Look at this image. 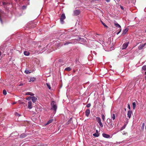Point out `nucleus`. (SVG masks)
<instances>
[{"instance_id": "nucleus-1", "label": "nucleus", "mask_w": 146, "mask_h": 146, "mask_svg": "<svg viewBox=\"0 0 146 146\" xmlns=\"http://www.w3.org/2000/svg\"><path fill=\"white\" fill-rule=\"evenodd\" d=\"M97 36H96V37L98 38V40H97V41L99 42L100 44H102V46L104 47L105 45L104 44V39L103 38V36L102 35H97Z\"/></svg>"}, {"instance_id": "nucleus-2", "label": "nucleus", "mask_w": 146, "mask_h": 146, "mask_svg": "<svg viewBox=\"0 0 146 146\" xmlns=\"http://www.w3.org/2000/svg\"><path fill=\"white\" fill-rule=\"evenodd\" d=\"M50 105L51 107L50 110H54V113H55L57 109V106L56 102L54 101H52L51 102Z\"/></svg>"}, {"instance_id": "nucleus-3", "label": "nucleus", "mask_w": 146, "mask_h": 146, "mask_svg": "<svg viewBox=\"0 0 146 146\" xmlns=\"http://www.w3.org/2000/svg\"><path fill=\"white\" fill-rule=\"evenodd\" d=\"M107 123L108 129H112L113 127V125L111 119H110L108 118L107 119Z\"/></svg>"}, {"instance_id": "nucleus-4", "label": "nucleus", "mask_w": 146, "mask_h": 146, "mask_svg": "<svg viewBox=\"0 0 146 146\" xmlns=\"http://www.w3.org/2000/svg\"><path fill=\"white\" fill-rule=\"evenodd\" d=\"M65 18L66 17L65 14L64 13L62 14L60 18V22L61 24H63L64 23V20L65 19Z\"/></svg>"}, {"instance_id": "nucleus-5", "label": "nucleus", "mask_w": 146, "mask_h": 146, "mask_svg": "<svg viewBox=\"0 0 146 146\" xmlns=\"http://www.w3.org/2000/svg\"><path fill=\"white\" fill-rule=\"evenodd\" d=\"M96 119L97 121L99 123L100 127H102L103 126V125L101 122V120L100 117H96Z\"/></svg>"}, {"instance_id": "nucleus-6", "label": "nucleus", "mask_w": 146, "mask_h": 146, "mask_svg": "<svg viewBox=\"0 0 146 146\" xmlns=\"http://www.w3.org/2000/svg\"><path fill=\"white\" fill-rule=\"evenodd\" d=\"M129 43V41L125 42L122 45L121 49L122 50L125 49L127 47Z\"/></svg>"}, {"instance_id": "nucleus-7", "label": "nucleus", "mask_w": 146, "mask_h": 146, "mask_svg": "<svg viewBox=\"0 0 146 146\" xmlns=\"http://www.w3.org/2000/svg\"><path fill=\"white\" fill-rule=\"evenodd\" d=\"M102 135L103 137L106 138H111L110 135L105 133H103Z\"/></svg>"}, {"instance_id": "nucleus-8", "label": "nucleus", "mask_w": 146, "mask_h": 146, "mask_svg": "<svg viewBox=\"0 0 146 146\" xmlns=\"http://www.w3.org/2000/svg\"><path fill=\"white\" fill-rule=\"evenodd\" d=\"M80 11L79 10H76L74 11V15L75 16H77L78 15L80 14Z\"/></svg>"}, {"instance_id": "nucleus-9", "label": "nucleus", "mask_w": 146, "mask_h": 146, "mask_svg": "<svg viewBox=\"0 0 146 146\" xmlns=\"http://www.w3.org/2000/svg\"><path fill=\"white\" fill-rule=\"evenodd\" d=\"M32 102L31 101H29L28 102V107L30 109L32 108Z\"/></svg>"}, {"instance_id": "nucleus-10", "label": "nucleus", "mask_w": 146, "mask_h": 146, "mask_svg": "<svg viewBox=\"0 0 146 146\" xmlns=\"http://www.w3.org/2000/svg\"><path fill=\"white\" fill-rule=\"evenodd\" d=\"M114 25L115 26L118 28H119V29H121V26L116 21H115L114 23Z\"/></svg>"}, {"instance_id": "nucleus-11", "label": "nucleus", "mask_w": 146, "mask_h": 146, "mask_svg": "<svg viewBox=\"0 0 146 146\" xmlns=\"http://www.w3.org/2000/svg\"><path fill=\"white\" fill-rule=\"evenodd\" d=\"M90 113V110L89 109H87L85 111V115L87 117H88Z\"/></svg>"}, {"instance_id": "nucleus-12", "label": "nucleus", "mask_w": 146, "mask_h": 146, "mask_svg": "<svg viewBox=\"0 0 146 146\" xmlns=\"http://www.w3.org/2000/svg\"><path fill=\"white\" fill-rule=\"evenodd\" d=\"M132 113V111L130 110L128 111L127 115V116L129 118L131 117V114Z\"/></svg>"}, {"instance_id": "nucleus-13", "label": "nucleus", "mask_w": 146, "mask_h": 146, "mask_svg": "<svg viewBox=\"0 0 146 146\" xmlns=\"http://www.w3.org/2000/svg\"><path fill=\"white\" fill-rule=\"evenodd\" d=\"M145 46L144 44H140L138 47V49L139 50L142 49Z\"/></svg>"}, {"instance_id": "nucleus-14", "label": "nucleus", "mask_w": 146, "mask_h": 146, "mask_svg": "<svg viewBox=\"0 0 146 146\" xmlns=\"http://www.w3.org/2000/svg\"><path fill=\"white\" fill-rule=\"evenodd\" d=\"M74 40H70V41L67 42H66L64 44V45H68V44H69L72 43H73V41Z\"/></svg>"}, {"instance_id": "nucleus-15", "label": "nucleus", "mask_w": 146, "mask_h": 146, "mask_svg": "<svg viewBox=\"0 0 146 146\" xmlns=\"http://www.w3.org/2000/svg\"><path fill=\"white\" fill-rule=\"evenodd\" d=\"M31 99L33 102L34 103L36 102V101L37 99V98L33 96L32 97Z\"/></svg>"}, {"instance_id": "nucleus-16", "label": "nucleus", "mask_w": 146, "mask_h": 146, "mask_svg": "<svg viewBox=\"0 0 146 146\" xmlns=\"http://www.w3.org/2000/svg\"><path fill=\"white\" fill-rule=\"evenodd\" d=\"M128 30V28H126L123 30L122 32V34L123 35H125Z\"/></svg>"}, {"instance_id": "nucleus-17", "label": "nucleus", "mask_w": 146, "mask_h": 146, "mask_svg": "<svg viewBox=\"0 0 146 146\" xmlns=\"http://www.w3.org/2000/svg\"><path fill=\"white\" fill-rule=\"evenodd\" d=\"M27 136V135L24 133L21 134L20 135V137L21 138H23L26 137Z\"/></svg>"}, {"instance_id": "nucleus-18", "label": "nucleus", "mask_w": 146, "mask_h": 146, "mask_svg": "<svg viewBox=\"0 0 146 146\" xmlns=\"http://www.w3.org/2000/svg\"><path fill=\"white\" fill-rule=\"evenodd\" d=\"M26 95H29L31 96H33L34 95V94L31 92H27L26 93Z\"/></svg>"}, {"instance_id": "nucleus-19", "label": "nucleus", "mask_w": 146, "mask_h": 146, "mask_svg": "<svg viewBox=\"0 0 146 146\" xmlns=\"http://www.w3.org/2000/svg\"><path fill=\"white\" fill-rule=\"evenodd\" d=\"M36 79V78H34V77L31 78H30V80L29 81V82H34L35 81V80Z\"/></svg>"}, {"instance_id": "nucleus-20", "label": "nucleus", "mask_w": 146, "mask_h": 146, "mask_svg": "<svg viewBox=\"0 0 146 146\" xmlns=\"http://www.w3.org/2000/svg\"><path fill=\"white\" fill-rule=\"evenodd\" d=\"M24 54L26 56H28L29 55V53L27 51H25L24 52Z\"/></svg>"}, {"instance_id": "nucleus-21", "label": "nucleus", "mask_w": 146, "mask_h": 146, "mask_svg": "<svg viewBox=\"0 0 146 146\" xmlns=\"http://www.w3.org/2000/svg\"><path fill=\"white\" fill-rule=\"evenodd\" d=\"M71 70V68L70 67H68L67 68H65L64 70L68 71H70Z\"/></svg>"}, {"instance_id": "nucleus-22", "label": "nucleus", "mask_w": 146, "mask_h": 146, "mask_svg": "<svg viewBox=\"0 0 146 146\" xmlns=\"http://www.w3.org/2000/svg\"><path fill=\"white\" fill-rule=\"evenodd\" d=\"M93 135L95 137H98L99 135V134L98 133H94Z\"/></svg>"}, {"instance_id": "nucleus-23", "label": "nucleus", "mask_w": 146, "mask_h": 146, "mask_svg": "<svg viewBox=\"0 0 146 146\" xmlns=\"http://www.w3.org/2000/svg\"><path fill=\"white\" fill-rule=\"evenodd\" d=\"M132 105L133 109H135L136 107V104L135 102H133L132 103Z\"/></svg>"}, {"instance_id": "nucleus-24", "label": "nucleus", "mask_w": 146, "mask_h": 146, "mask_svg": "<svg viewBox=\"0 0 146 146\" xmlns=\"http://www.w3.org/2000/svg\"><path fill=\"white\" fill-rule=\"evenodd\" d=\"M111 118H112V119L113 120H114L115 119V115L114 114H113L112 115H111Z\"/></svg>"}, {"instance_id": "nucleus-25", "label": "nucleus", "mask_w": 146, "mask_h": 146, "mask_svg": "<svg viewBox=\"0 0 146 146\" xmlns=\"http://www.w3.org/2000/svg\"><path fill=\"white\" fill-rule=\"evenodd\" d=\"M53 120L52 119H51L50 120L47 122L46 123V124H47V125L48 124H50V123H51L52 121Z\"/></svg>"}, {"instance_id": "nucleus-26", "label": "nucleus", "mask_w": 146, "mask_h": 146, "mask_svg": "<svg viewBox=\"0 0 146 146\" xmlns=\"http://www.w3.org/2000/svg\"><path fill=\"white\" fill-rule=\"evenodd\" d=\"M102 120L103 121H104L105 119V116L103 114H102Z\"/></svg>"}, {"instance_id": "nucleus-27", "label": "nucleus", "mask_w": 146, "mask_h": 146, "mask_svg": "<svg viewBox=\"0 0 146 146\" xmlns=\"http://www.w3.org/2000/svg\"><path fill=\"white\" fill-rule=\"evenodd\" d=\"M126 124H125L122 127L120 130V131H122L124 129L126 126Z\"/></svg>"}, {"instance_id": "nucleus-28", "label": "nucleus", "mask_w": 146, "mask_h": 146, "mask_svg": "<svg viewBox=\"0 0 146 146\" xmlns=\"http://www.w3.org/2000/svg\"><path fill=\"white\" fill-rule=\"evenodd\" d=\"M101 22L102 24V25L106 27L107 28L108 27L107 26V25L105 24L104 23H103L102 21H101Z\"/></svg>"}, {"instance_id": "nucleus-29", "label": "nucleus", "mask_w": 146, "mask_h": 146, "mask_svg": "<svg viewBox=\"0 0 146 146\" xmlns=\"http://www.w3.org/2000/svg\"><path fill=\"white\" fill-rule=\"evenodd\" d=\"M142 69L143 70L145 71L146 70V65H144L142 67Z\"/></svg>"}, {"instance_id": "nucleus-30", "label": "nucleus", "mask_w": 146, "mask_h": 146, "mask_svg": "<svg viewBox=\"0 0 146 146\" xmlns=\"http://www.w3.org/2000/svg\"><path fill=\"white\" fill-rule=\"evenodd\" d=\"M46 85L47 86V87L49 89H50L51 88V87L50 85V84L47 83H46Z\"/></svg>"}, {"instance_id": "nucleus-31", "label": "nucleus", "mask_w": 146, "mask_h": 146, "mask_svg": "<svg viewBox=\"0 0 146 146\" xmlns=\"http://www.w3.org/2000/svg\"><path fill=\"white\" fill-rule=\"evenodd\" d=\"M3 94L4 95H6L7 94V92L6 90H4L3 91Z\"/></svg>"}, {"instance_id": "nucleus-32", "label": "nucleus", "mask_w": 146, "mask_h": 146, "mask_svg": "<svg viewBox=\"0 0 146 146\" xmlns=\"http://www.w3.org/2000/svg\"><path fill=\"white\" fill-rule=\"evenodd\" d=\"M25 72L26 74H28L30 73H31L28 70H25Z\"/></svg>"}, {"instance_id": "nucleus-33", "label": "nucleus", "mask_w": 146, "mask_h": 146, "mask_svg": "<svg viewBox=\"0 0 146 146\" xmlns=\"http://www.w3.org/2000/svg\"><path fill=\"white\" fill-rule=\"evenodd\" d=\"M144 126H145V123H143L142 124L141 127V129H143L144 127Z\"/></svg>"}, {"instance_id": "nucleus-34", "label": "nucleus", "mask_w": 146, "mask_h": 146, "mask_svg": "<svg viewBox=\"0 0 146 146\" xmlns=\"http://www.w3.org/2000/svg\"><path fill=\"white\" fill-rule=\"evenodd\" d=\"M118 30L119 31L117 33V35H118L120 33V32L121 31V29H119Z\"/></svg>"}, {"instance_id": "nucleus-35", "label": "nucleus", "mask_w": 146, "mask_h": 146, "mask_svg": "<svg viewBox=\"0 0 146 146\" xmlns=\"http://www.w3.org/2000/svg\"><path fill=\"white\" fill-rule=\"evenodd\" d=\"M32 99V97L29 96V97L27 98L26 99L27 100H28L29 101L31 100V99Z\"/></svg>"}, {"instance_id": "nucleus-36", "label": "nucleus", "mask_w": 146, "mask_h": 146, "mask_svg": "<svg viewBox=\"0 0 146 146\" xmlns=\"http://www.w3.org/2000/svg\"><path fill=\"white\" fill-rule=\"evenodd\" d=\"M15 115L18 116H19L21 115L20 114H19L17 112H15Z\"/></svg>"}, {"instance_id": "nucleus-37", "label": "nucleus", "mask_w": 146, "mask_h": 146, "mask_svg": "<svg viewBox=\"0 0 146 146\" xmlns=\"http://www.w3.org/2000/svg\"><path fill=\"white\" fill-rule=\"evenodd\" d=\"M91 106V104H88L86 105V107L87 108H89Z\"/></svg>"}, {"instance_id": "nucleus-38", "label": "nucleus", "mask_w": 146, "mask_h": 146, "mask_svg": "<svg viewBox=\"0 0 146 146\" xmlns=\"http://www.w3.org/2000/svg\"><path fill=\"white\" fill-rule=\"evenodd\" d=\"M26 6L25 5H23L22 7V8L23 9H26Z\"/></svg>"}, {"instance_id": "nucleus-39", "label": "nucleus", "mask_w": 146, "mask_h": 146, "mask_svg": "<svg viewBox=\"0 0 146 146\" xmlns=\"http://www.w3.org/2000/svg\"><path fill=\"white\" fill-rule=\"evenodd\" d=\"M8 4V3L5 2H3V5H5L6 4Z\"/></svg>"}, {"instance_id": "nucleus-40", "label": "nucleus", "mask_w": 146, "mask_h": 146, "mask_svg": "<svg viewBox=\"0 0 146 146\" xmlns=\"http://www.w3.org/2000/svg\"><path fill=\"white\" fill-rule=\"evenodd\" d=\"M120 7L121 8V9L122 10H124V8L121 5H120Z\"/></svg>"}, {"instance_id": "nucleus-41", "label": "nucleus", "mask_w": 146, "mask_h": 146, "mask_svg": "<svg viewBox=\"0 0 146 146\" xmlns=\"http://www.w3.org/2000/svg\"><path fill=\"white\" fill-rule=\"evenodd\" d=\"M127 107H128V108L129 110H130V105H129V104H128Z\"/></svg>"}, {"instance_id": "nucleus-42", "label": "nucleus", "mask_w": 146, "mask_h": 146, "mask_svg": "<svg viewBox=\"0 0 146 146\" xmlns=\"http://www.w3.org/2000/svg\"><path fill=\"white\" fill-rule=\"evenodd\" d=\"M0 21L1 22V23L2 24L3 23V21H2V20L1 18V16H0Z\"/></svg>"}, {"instance_id": "nucleus-43", "label": "nucleus", "mask_w": 146, "mask_h": 146, "mask_svg": "<svg viewBox=\"0 0 146 146\" xmlns=\"http://www.w3.org/2000/svg\"><path fill=\"white\" fill-rule=\"evenodd\" d=\"M79 40H81L83 41V40H84V38H81L80 37V38H79Z\"/></svg>"}, {"instance_id": "nucleus-44", "label": "nucleus", "mask_w": 146, "mask_h": 146, "mask_svg": "<svg viewBox=\"0 0 146 146\" xmlns=\"http://www.w3.org/2000/svg\"><path fill=\"white\" fill-rule=\"evenodd\" d=\"M23 85V83L20 84L19 85V86H21Z\"/></svg>"}, {"instance_id": "nucleus-45", "label": "nucleus", "mask_w": 146, "mask_h": 146, "mask_svg": "<svg viewBox=\"0 0 146 146\" xmlns=\"http://www.w3.org/2000/svg\"><path fill=\"white\" fill-rule=\"evenodd\" d=\"M96 133H98V131L97 130H96Z\"/></svg>"}, {"instance_id": "nucleus-46", "label": "nucleus", "mask_w": 146, "mask_h": 146, "mask_svg": "<svg viewBox=\"0 0 146 146\" xmlns=\"http://www.w3.org/2000/svg\"><path fill=\"white\" fill-rule=\"evenodd\" d=\"M106 1L107 2H109L110 1V0H106Z\"/></svg>"}, {"instance_id": "nucleus-47", "label": "nucleus", "mask_w": 146, "mask_h": 146, "mask_svg": "<svg viewBox=\"0 0 146 146\" xmlns=\"http://www.w3.org/2000/svg\"><path fill=\"white\" fill-rule=\"evenodd\" d=\"M41 47V46H40V45L39 46H38V48H40V47Z\"/></svg>"}, {"instance_id": "nucleus-48", "label": "nucleus", "mask_w": 146, "mask_h": 146, "mask_svg": "<svg viewBox=\"0 0 146 146\" xmlns=\"http://www.w3.org/2000/svg\"><path fill=\"white\" fill-rule=\"evenodd\" d=\"M1 52L0 51V56L1 55Z\"/></svg>"}, {"instance_id": "nucleus-49", "label": "nucleus", "mask_w": 146, "mask_h": 146, "mask_svg": "<svg viewBox=\"0 0 146 146\" xmlns=\"http://www.w3.org/2000/svg\"><path fill=\"white\" fill-rule=\"evenodd\" d=\"M144 44H145V45H146V42Z\"/></svg>"}, {"instance_id": "nucleus-50", "label": "nucleus", "mask_w": 146, "mask_h": 146, "mask_svg": "<svg viewBox=\"0 0 146 146\" xmlns=\"http://www.w3.org/2000/svg\"><path fill=\"white\" fill-rule=\"evenodd\" d=\"M145 129H146V125L145 126Z\"/></svg>"}, {"instance_id": "nucleus-51", "label": "nucleus", "mask_w": 146, "mask_h": 146, "mask_svg": "<svg viewBox=\"0 0 146 146\" xmlns=\"http://www.w3.org/2000/svg\"><path fill=\"white\" fill-rule=\"evenodd\" d=\"M1 2L0 1V5H1Z\"/></svg>"}, {"instance_id": "nucleus-52", "label": "nucleus", "mask_w": 146, "mask_h": 146, "mask_svg": "<svg viewBox=\"0 0 146 146\" xmlns=\"http://www.w3.org/2000/svg\"><path fill=\"white\" fill-rule=\"evenodd\" d=\"M124 134H125V133H124V134H123V135H124Z\"/></svg>"}, {"instance_id": "nucleus-53", "label": "nucleus", "mask_w": 146, "mask_h": 146, "mask_svg": "<svg viewBox=\"0 0 146 146\" xmlns=\"http://www.w3.org/2000/svg\"><path fill=\"white\" fill-rule=\"evenodd\" d=\"M124 134H125V133H124V134H123V135H124Z\"/></svg>"}, {"instance_id": "nucleus-54", "label": "nucleus", "mask_w": 146, "mask_h": 146, "mask_svg": "<svg viewBox=\"0 0 146 146\" xmlns=\"http://www.w3.org/2000/svg\"><path fill=\"white\" fill-rule=\"evenodd\" d=\"M124 134H125V133H124V134H123V135H124Z\"/></svg>"}, {"instance_id": "nucleus-55", "label": "nucleus", "mask_w": 146, "mask_h": 146, "mask_svg": "<svg viewBox=\"0 0 146 146\" xmlns=\"http://www.w3.org/2000/svg\"><path fill=\"white\" fill-rule=\"evenodd\" d=\"M145 74H146V71L145 72Z\"/></svg>"}, {"instance_id": "nucleus-56", "label": "nucleus", "mask_w": 146, "mask_h": 146, "mask_svg": "<svg viewBox=\"0 0 146 146\" xmlns=\"http://www.w3.org/2000/svg\"><path fill=\"white\" fill-rule=\"evenodd\" d=\"M145 32H146V30L145 31Z\"/></svg>"}, {"instance_id": "nucleus-57", "label": "nucleus", "mask_w": 146, "mask_h": 146, "mask_svg": "<svg viewBox=\"0 0 146 146\" xmlns=\"http://www.w3.org/2000/svg\"><path fill=\"white\" fill-rule=\"evenodd\" d=\"M27 0L28 1H29L30 0Z\"/></svg>"}]
</instances>
